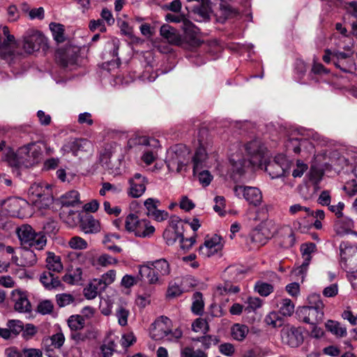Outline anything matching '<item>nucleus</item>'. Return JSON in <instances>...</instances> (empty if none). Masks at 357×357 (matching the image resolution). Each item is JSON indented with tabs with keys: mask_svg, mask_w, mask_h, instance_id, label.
<instances>
[{
	"mask_svg": "<svg viewBox=\"0 0 357 357\" xmlns=\"http://www.w3.org/2000/svg\"><path fill=\"white\" fill-rule=\"evenodd\" d=\"M198 178L199 181V183L204 187L208 186L212 179L213 176L210 174V172L207 170L202 171L199 173L198 174Z\"/></svg>",
	"mask_w": 357,
	"mask_h": 357,
	"instance_id": "nucleus-61",
	"label": "nucleus"
},
{
	"mask_svg": "<svg viewBox=\"0 0 357 357\" xmlns=\"http://www.w3.org/2000/svg\"><path fill=\"white\" fill-rule=\"evenodd\" d=\"M160 33L162 38L172 45H180L182 40L178 31L169 24H163L160 29Z\"/></svg>",
	"mask_w": 357,
	"mask_h": 357,
	"instance_id": "nucleus-24",
	"label": "nucleus"
},
{
	"mask_svg": "<svg viewBox=\"0 0 357 357\" xmlns=\"http://www.w3.org/2000/svg\"><path fill=\"white\" fill-rule=\"evenodd\" d=\"M207 154L204 147L199 146L195 153L192 158L193 160V173L195 174L202 167L203 162L206 160Z\"/></svg>",
	"mask_w": 357,
	"mask_h": 357,
	"instance_id": "nucleus-36",
	"label": "nucleus"
},
{
	"mask_svg": "<svg viewBox=\"0 0 357 357\" xmlns=\"http://www.w3.org/2000/svg\"><path fill=\"white\" fill-rule=\"evenodd\" d=\"M245 151L250 157L249 161L251 165H256L261 162L264 155L265 147L261 141L255 139L246 144Z\"/></svg>",
	"mask_w": 357,
	"mask_h": 357,
	"instance_id": "nucleus-19",
	"label": "nucleus"
},
{
	"mask_svg": "<svg viewBox=\"0 0 357 357\" xmlns=\"http://www.w3.org/2000/svg\"><path fill=\"white\" fill-rule=\"evenodd\" d=\"M130 314L128 310L123 306H119L116 311V316L118 319V323L121 326H125L128 324V317Z\"/></svg>",
	"mask_w": 357,
	"mask_h": 357,
	"instance_id": "nucleus-49",
	"label": "nucleus"
},
{
	"mask_svg": "<svg viewBox=\"0 0 357 357\" xmlns=\"http://www.w3.org/2000/svg\"><path fill=\"white\" fill-rule=\"evenodd\" d=\"M289 164L284 155L280 154L268 162L265 167V171L271 178H278L289 173Z\"/></svg>",
	"mask_w": 357,
	"mask_h": 357,
	"instance_id": "nucleus-10",
	"label": "nucleus"
},
{
	"mask_svg": "<svg viewBox=\"0 0 357 357\" xmlns=\"http://www.w3.org/2000/svg\"><path fill=\"white\" fill-rule=\"evenodd\" d=\"M50 29L52 33L54 39L57 43H63L65 40L63 25L55 22L50 24Z\"/></svg>",
	"mask_w": 357,
	"mask_h": 357,
	"instance_id": "nucleus-40",
	"label": "nucleus"
},
{
	"mask_svg": "<svg viewBox=\"0 0 357 357\" xmlns=\"http://www.w3.org/2000/svg\"><path fill=\"white\" fill-rule=\"evenodd\" d=\"M75 301V298L70 294H59L56 295V302L59 307H66Z\"/></svg>",
	"mask_w": 357,
	"mask_h": 357,
	"instance_id": "nucleus-48",
	"label": "nucleus"
},
{
	"mask_svg": "<svg viewBox=\"0 0 357 357\" xmlns=\"http://www.w3.org/2000/svg\"><path fill=\"white\" fill-rule=\"evenodd\" d=\"M79 194L76 190H70L61 197L63 206H75L79 204Z\"/></svg>",
	"mask_w": 357,
	"mask_h": 357,
	"instance_id": "nucleus-33",
	"label": "nucleus"
},
{
	"mask_svg": "<svg viewBox=\"0 0 357 357\" xmlns=\"http://www.w3.org/2000/svg\"><path fill=\"white\" fill-rule=\"evenodd\" d=\"M149 264L153 266L160 283L162 282V278L169 275L171 273L170 265L164 258L150 261Z\"/></svg>",
	"mask_w": 357,
	"mask_h": 357,
	"instance_id": "nucleus-25",
	"label": "nucleus"
},
{
	"mask_svg": "<svg viewBox=\"0 0 357 357\" xmlns=\"http://www.w3.org/2000/svg\"><path fill=\"white\" fill-rule=\"evenodd\" d=\"M84 319L81 315H72L68 319V325L72 332L80 331L84 326Z\"/></svg>",
	"mask_w": 357,
	"mask_h": 357,
	"instance_id": "nucleus-41",
	"label": "nucleus"
},
{
	"mask_svg": "<svg viewBox=\"0 0 357 357\" xmlns=\"http://www.w3.org/2000/svg\"><path fill=\"white\" fill-rule=\"evenodd\" d=\"M234 192L236 196H243L249 204L254 206L259 205L262 201L261 192L257 188L236 185Z\"/></svg>",
	"mask_w": 357,
	"mask_h": 357,
	"instance_id": "nucleus-12",
	"label": "nucleus"
},
{
	"mask_svg": "<svg viewBox=\"0 0 357 357\" xmlns=\"http://www.w3.org/2000/svg\"><path fill=\"white\" fill-rule=\"evenodd\" d=\"M135 235L141 238H149L155 232V227L146 220H138V227L135 228Z\"/></svg>",
	"mask_w": 357,
	"mask_h": 357,
	"instance_id": "nucleus-31",
	"label": "nucleus"
},
{
	"mask_svg": "<svg viewBox=\"0 0 357 357\" xmlns=\"http://www.w3.org/2000/svg\"><path fill=\"white\" fill-rule=\"evenodd\" d=\"M182 236L178 229H166L163 232V238L168 245H173L177 239L180 241Z\"/></svg>",
	"mask_w": 357,
	"mask_h": 357,
	"instance_id": "nucleus-42",
	"label": "nucleus"
},
{
	"mask_svg": "<svg viewBox=\"0 0 357 357\" xmlns=\"http://www.w3.org/2000/svg\"><path fill=\"white\" fill-rule=\"evenodd\" d=\"M181 29L185 33V36L194 45H199L201 43L200 40L197 38L199 29L189 20L185 19L183 21Z\"/></svg>",
	"mask_w": 357,
	"mask_h": 357,
	"instance_id": "nucleus-26",
	"label": "nucleus"
},
{
	"mask_svg": "<svg viewBox=\"0 0 357 357\" xmlns=\"http://www.w3.org/2000/svg\"><path fill=\"white\" fill-rule=\"evenodd\" d=\"M77 48L72 46H67L60 48L56 51V58L59 64L68 68L76 64L78 58Z\"/></svg>",
	"mask_w": 357,
	"mask_h": 357,
	"instance_id": "nucleus-16",
	"label": "nucleus"
},
{
	"mask_svg": "<svg viewBox=\"0 0 357 357\" xmlns=\"http://www.w3.org/2000/svg\"><path fill=\"white\" fill-rule=\"evenodd\" d=\"M255 289L261 296H268L273 291L274 288L269 283L257 282L255 286Z\"/></svg>",
	"mask_w": 357,
	"mask_h": 357,
	"instance_id": "nucleus-45",
	"label": "nucleus"
},
{
	"mask_svg": "<svg viewBox=\"0 0 357 357\" xmlns=\"http://www.w3.org/2000/svg\"><path fill=\"white\" fill-rule=\"evenodd\" d=\"M190 160V151L182 144L171 146L167 151L165 163L171 172H181Z\"/></svg>",
	"mask_w": 357,
	"mask_h": 357,
	"instance_id": "nucleus-4",
	"label": "nucleus"
},
{
	"mask_svg": "<svg viewBox=\"0 0 357 357\" xmlns=\"http://www.w3.org/2000/svg\"><path fill=\"white\" fill-rule=\"evenodd\" d=\"M54 308V305L50 301H43L40 302L38 305L37 310L40 314H50Z\"/></svg>",
	"mask_w": 357,
	"mask_h": 357,
	"instance_id": "nucleus-58",
	"label": "nucleus"
},
{
	"mask_svg": "<svg viewBox=\"0 0 357 357\" xmlns=\"http://www.w3.org/2000/svg\"><path fill=\"white\" fill-rule=\"evenodd\" d=\"M19 205V200L17 199H0V211L14 215L17 211V206Z\"/></svg>",
	"mask_w": 357,
	"mask_h": 357,
	"instance_id": "nucleus-34",
	"label": "nucleus"
},
{
	"mask_svg": "<svg viewBox=\"0 0 357 357\" xmlns=\"http://www.w3.org/2000/svg\"><path fill=\"white\" fill-rule=\"evenodd\" d=\"M192 312L195 314H202L204 311V303L202 294L199 291L195 292L192 296Z\"/></svg>",
	"mask_w": 357,
	"mask_h": 357,
	"instance_id": "nucleus-38",
	"label": "nucleus"
},
{
	"mask_svg": "<svg viewBox=\"0 0 357 357\" xmlns=\"http://www.w3.org/2000/svg\"><path fill=\"white\" fill-rule=\"evenodd\" d=\"M317 246L314 243H306L301 245V252L303 258V262L299 268V273L306 271L309 266L312 254L315 252Z\"/></svg>",
	"mask_w": 357,
	"mask_h": 357,
	"instance_id": "nucleus-27",
	"label": "nucleus"
},
{
	"mask_svg": "<svg viewBox=\"0 0 357 357\" xmlns=\"http://www.w3.org/2000/svg\"><path fill=\"white\" fill-rule=\"evenodd\" d=\"M6 326L8 328L13 337H15L24 329L22 322L15 319L8 320L6 323Z\"/></svg>",
	"mask_w": 357,
	"mask_h": 357,
	"instance_id": "nucleus-44",
	"label": "nucleus"
},
{
	"mask_svg": "<svg viewBox=\"0 0 357 357\" xmlns=\"http://www.w3.org/2000/svg\"><path fill=\"white\" fill-rule=\"evenodd\" d=\"M91 335L90 331L85 333L79 332V331H73L70 334V338L75 342L76 344L84 342L89 339Z\"/></svg>",
	"mask_w": 357,
	"mask_h": 357,
	"instance_id": "nucleus-56",
	"label": "nucleus"
},
{
	"mask_svg": "<svg viewBox=\"0 0 357 357\" xmlns=\"http://www.w3.org/2000/svg\"><path fill=\"white\" fill-rule=\"evenodd\" d=\"M192 330L195 332L202 331L206 333L209 331V326L206 320L201 318L197 319L192 324Z\"/></svg>",
	"mask_w": 357,
	"mask_h": 357,
	"instance_id": "nucleus-50",
	"label": "nucleus"
},
{
	"mask_svg": "<svg viewBox=\"0 0 357 357\" xmlns=\"http://www.w3.org/2000/svg\"><path fill=\"white\" fill-rule=\"evenodd\" d=\"M68 245L70 248L74 250H84L88 247L87 242L80 236H75L68 241Z\"/></svg>",
	"mask_w": 357,
	"mask_h": 357,
	"instance_id": "nucleus-46",
	"label": "nucleus"
},
{
	"mask_svg": "<svg viewBox=\"0 0 357 357\" xmlns=\"http://www.w3.org/2000/svg\"><path fill=\"white\" fill-rule=\"evenodd\" d=\"M172 323L170 319L161 316L155 319L151 324L150 328V337L155 340H166L169 342H176L183 335L180 328L172 329Z\"/></svg>",
	"mask_w": 357,
	"mask_h": 357,
	"instance_id": "nucleus-2",
	"label": "nucleus"
},
{
	"mask_svg": "<svg viewBox=\"0 0 357 357\" xmlns=\"http://www.w3.org/2000/svg\"><path fill=\"white\" fill-rule=\"evenodd\" d=\"M11 299L14 303L15 311L21 313L30 312L31 311V305L28 298L26 291L15 289L12 291Z\"/></svg>",
	"mask_w": 357,
	"mask_h": 357,
	"instance_id": "nucleus-18",
	"label": "nucleus"
},
{
	"mask_svg": "<svg viewBox=\"0 0 357 357\" xmlns=\"http://www.w3.org/2000/svg\"><path fill=\"white\" fill-rule=\"evenodd\" d=\"M230 162L233 166L234 171L239 174H243L245 172V168L251 164L249 160L243 158L238 160L231 158L230 159Z\"/></svg>",
	"mask_w": 357,
	"mask_h": 357,
	"instance_id": "nucleus-47",
	"label": "nucleus"
},
{
	"mask_svg": "<svg viewBox=\"0 0 357 357\" xmlns=\"http://www.w3.org/2000/svg\"><path fill=\"white\" fill-rule=\"evenodd\" d=\"M281 338L284 344L291 347H298L303 342L301 331L295 326H285L281 330Z\"/></svg>",
	"mask_w": 357,
	"mask_h": 357,
	"instance_id": "nucleus-15",
	"label": "nucleus"
},
{
	"mask_svg": "<svg viewBox=\"0 0 357 357\" xmlns=\"http://www.w3.org/2000/svg\"><path fill=\"white\" fill-rule=\"evenodd\" d=\"M340 256L344 261L345 268L349 273H354L357 271V248L347 247L345 243L340 245Z\"/></svg>",
	"mask_w": 357,
	"mask_h": 357,
	"instance_id": "nucleus-13",
	"label": "nucleus"
},
{
	"mask_svg": "<svg viewBox=\"0 0 357 357\" xmlns=\"http://www.w3.org/2000/svg\"><path fill=\"white\" fill-rule=\"evenodd\" d=\"M46 45L47 39L40 31L30 29L24 33L22 47L27 54H32Z\"/></svg>",
	"mask_w": 357,
	"mask_h": 357,
	"instance_id": "nucleus-9",
	"label": "nucleus"
},
{
	"mask_svg": "<svg viewBox=\"0 0 357 357\" xmlns=\"http://www.w3.org/2000/svg\"><path fill=\"white\" fill-rule=\"evenodd\" d=\"M15 45L14 36L10 34L8 26H3L0 31V50L10 55L13 53Z\"/></svg>",
	"mask_w": 357,
	"mask_h": 357,
	"instance_id": "nucleus-21",
	"label": "nucleus"
},
{
	"mask_svg": "<svg viewBox=\"0 0 357 357\" xmlns=\"http://www.w3.org/2000/svg\"><path fill=\"white\" fill-rule=\"evenodd\" d=\"M335 227L338 234H349L354 227V222L350 218L342 216L335 222Z\"/></svg>",
	"mask_w": 357,
	"mask_h": 357,
	"instance_id": "nucleus-32",
	"label": "nucleus"
},
{
	"mask_svg": "<svg viewBox=\"0 0 357 357\" xmlns=\"http://www.w3.org/2000/svg\"><path fill=\"white\" fill-rule=\"evenodd\" d=\"M275 231V224L271 220L262 222L251 231L250 240L257 246L264 245L272 238Z\"/></svg>",
	"mask_w": 357,
	"mask_h": 357,
	"instance_id": "nucleus-8",
	"label": "nucleus"
},
{
	"mask_svg": "<svg viewBox=\"0 0 357 357\" xmlns=\"http://www.w3.org/2000/svg\"><path fill=\"white\" fill-rule=\"evenodd\" d=\"M43 150L38 142H31L20 147L16 152L7 149L6 162L12 168L19 170L29 168L42 159Z\"/></svg>",
	"mask_w": 357,
	"mask_h": 357,
	"instance_id": "nucleus-1",
	"label": "nucleus"
},
{
	"mask_svg": "<svg viewBox=\"0 0 357 357\" xmlns=\"http://www.w3.org/2000/svg\"><path fill=\"white\" fill-rule=\"evenodd\" d=\"M326 328L337 337H342L347 335V328L336 321L328 320L326 323Z\"/></svg>",
	"mask_w": 357,
	"mask_h": 357,
	"instance_id": "nucleus-35",
	"label": "nucleus"
},
{
	"mask_svg": "<svg viewBox=\"0 0 357 357\" xmlns=\"http://www.w3.org/2000/svg\"><path fill=\"white\" fill-rule=\"evenodd\" d=\"M307 169V165L303 162L301 160H298L296 162V167L292 172V176L295 178L301 177L303 176Z\"/></svg>",
	"mask_w": 357,
	"mask_h": 357,
	"instance_id": "nucleus-64",
	"label": "nucleus"
},
{
	"mask_svg": "<svg viewBox=\"0 0 357 357\" xmlns=\"http://www.w3.org/2000/svg\"><path fill=\"white\" fill-rule=\"evenodd\" d=\"M266 324L273 328L280 327L283 324V319L278 312H271L268 313L264 319Z\"/></svg>",
	"mask_w": 357,
	"mask_h": 357,
	"instance_id": "nucleus-43",
	"label": "nucleus"
},
{
	"mask_svg": "<svg viewBox=\"0 0 357 357\" xmlns=\"http://www.w3.org/2000/svg\"><path fill=\"white\" fill-rule=\"evenodd\" d=\"M279 307V313L284 317H290L294 312V304L289 298L281 299Z\"/></svg>",
	"mask_w": 357,
	"mask_h": 357,
	"instance_id": "nucleus-39",
	"label": "nucleus"
},
{
	"mask_svg": "<svg viewBox=\"0 0 357 357\" xmlns=\"http://www.w3.org/2000/svg\"><path fill=\"white\" fill-rule=\"evenodd\" d=\"M128 144L130 146L142 145L145 146L142 160L146 165L152 164L156 159L158 149L160 147V142L158 139L145 136H138L130 139Z\"/></svg>",
	"mask_w": 357,
	"mask_h": 357,
	"instance_id": "nucleus-6",
	"label": "nucleus"
},
{
	"mask_svg": "<svg viewBox=\"0 0 357 357\" xmlns=\"http://www.w3.org/2000/svg\"><path fill=\"white\" fill-rule=\"evenodd\" d=\"M300 139L298 137H290L286 142V147L289 151H292L295 153H301Z\"/></svg>",
	"mask_w": 357,
	"mask_h": 357,
	"instance_id": "nucleus-55",
	"label": "nucleus"
},
{
	"mask_svg": "<svg viewBox=\"0 0 357 357\" xmlns=\"http://www.w3.org/2000/svg\"><path fill=\"white\" fill-rule=\"evenodd\" d=\"M248 332V327L243 324H235L231 327V336L237 341H243L247 336Z\"/></svg>",
	"mask_w": 357,
	"mask_h": 357,
	"instance_id": "nucleus-37",
	"label": "nucleus"
},
{
	"mask_svg": "<svg viewBox=\"0 0 357 357\" xmlns=\"http://www.w3.org/2000/svg\"><path fill=\"white\" fill-rule=\"evenodd\" d=\"M116 278V271L114 270H109L104 273L100 278H98L106 289V287L112 284Z\"/></svg>",
	"mask_w": 357,
	"mask_h": 357,
	"instance_id": "nucleus-53",
	"label": "nucleus"
},
{
	"mask_svg": "<svg viewBox=\"0 0 357 357\" xmlns=\"http://www.w3.org/2000/svg\"><path fill=\"white\" fill-rule=\"evenodd\" d=\"M192 11L195 14L198 15L202 20L209 19V8L207 5L203 3L199 4L195 6Z\"/></svg>",
	"mask_w": 357,
	"mask_h": 357,
	"instance_id": "nucleus-54",
	"label": "nucleus"
},
{
	"mask_svg": "<svg viewBox=\"0 0 357 357\" xmlns=\"http://www.w3.org/2000/svg\"><path fill=\"white\" fill-rule=\"evenodd\" d=\"M17 234L22 244L27 245L38 250L46 246L47 238L43 232H36L29 225H23L17 229Z\"/></svg>",
	"mask_w": 357,
	"mask_h": 357,
	"instance_id": "nucleus-5",
	"label": "nucleus"
},
{
	"mask_svg": "<svg viewBox=\"0 0 357 357\" xmlns=\"http://www.w3.org/2000/svg\"><path fill=\"white\" fill-rule=\"evenodd\" d=\"M78 274L73 275L72 273H66L63 277L62 280L67 284H73L76 282L81 279L82 271L80 268H77Z\"/></svg>",
	"mask_w": 357,
	"mask_h": 357,
	"instance_id": "nucleus-59",
	"label": "nucleus"
},
{
	"mask_svg": "<svg viewBox=\"0 0 357 357\" xmlns=\"http://www.w3.org/2000/svg\"><path fill=\"white\" fill-rule=\"evenodd\" d=\"M309 306L300 307L297 314L300 320L310 325H317L324 319V304L319 295H311L309 298Z\"/></svg>",
	"mask_w": 357,
	"mask_h": 357,
	"instance_id": "nucleus-3",
	"label": "nucleus"
},
{
	"mask_svg": "<svg viewBox=\"0 0 357 357\" xmlns=\"http://www.w3.org/2000/svg\"><path fill=\"white\" fill-rule=\"evenodd\" d=\"M223 248V240L219 235L206 238L203 245L199 248V254L204 258L218 254Z\"/></svg>",
	"mask_w": 357,
	"mask_h": 357,
	"instance_id": "nucleus-11",
	"label": "nucleus"
},
{
	"mask_svg": "<svg viewBox=\"0 0 357 357\" xmlns=\"http://www.w3.org/2000/svg\"><path fill=\"white\" fill-rule=\"evenodd\" d=\"M51 341L54 348L59 349L63 346L65 342L64 335L62 332H59L51 337Z\"/></svg>",
	"mask_w": 357,
	"mask_h": 357,
	"instance_id": "nucleus-63",
	"label": "nucleus"
},
{
	"mask_svg": "<svg viewBox=\"0 0 357 357\" xmlns=\"http://www.w3.org/2000/svg\"><path fill=\"white\" fill-rule=\"evenodd\" d=\"M118 263V259L113 257L108 254H102L97 259V264L100 266H107L112 264H116Z\"/></svg>",
	"mask_w": 357,
	"mask_h": 357,
	"instance_id": "nucleus-52",
	"label": "nucleus"
},
{
	"mask_svg": "<svg viewBox=\"0 0 357 357\" xmlns=\"http://www.w3.org/2000/svg\"><path fill=\"white\" fill-rule=\"evenodd\" d=\"M201 343L206 349H208L212 344H216L219 340L215 336L205 335L200 337Z\"/></svg>",
	"mask_w": 357,
	"mask_h": 357,
	"instance_id": "nucleus-62",
	"label": "nucleus"
},
{
	"mask_svg": "<svg viewBox=\"0 0 357 357\" xmlns=\"http://www.w3.org/2000/svg\"><path fill=\"white\" fill-rule=\"evenodd\" d=\"M47 258H46V266L48 271L54 272V273H60L63 269V266L61 262V257L59 255H56L52 252H47Z\"/></svg>",
	"mask_w": 357,
	"mask_h": 357,
	"instance_id": "nucleus-29",
	"label": "nucleus"
},
{
	"mask_svg": "<svg viewBox=\"0 0 357 357\" xmlns=\"http://www.w3.org/2000/svg\"><path fill=\"white\" fill-rule=\"evenodd\" d=\"M93 145L89 140L86 139H75L66 143L61 148L64 153H73L75 156H79L84 153H89Z\"/></svg>",
	"mask_w": 357,
	"mask_h": 357,
	"instance_id": "nucleus-14",
	"label": "nucleus"
},
{
	"mask_svg": "<svg viewBox=\"0 0 357 357\" xmlns=\"http://www.w3.org/2000/svg\"><path fill=\"white\" fill-rule=\"evenodd\" d=\"M79 227L85 234H95L100 230V225L98 220L90 215H86L81 218Z\"/></svg>",
	"mask_w": 357,
	"mask_h": 357,
	"instance_id": "nucleus-23",
	"label": "nucleus"
},
{
	"mask_svg": "<svg viewBox=\"0 0 357 357\" xmlns=\"http://www.w3.org/2000/svg\"><path fill=\"white\" fill-rule=\"evenodd\" d=\"M34 206L39 209H47L53 203L50 186L46 183H34L29 190Z\"/></svg>",
	"mask_w": 357,
	"mask_h": 357,
	"instance_id": "nucleus-7",
	"label": "nucleus"
},
{
	"mask_svg": "<svg viewBox=\"0 0 357 357\" xmlns=\"http://www.w3.org/2000/svg\"><path fill=\"white\" fill-rule=\"evenodd\" d=\"M334 66L344 73H352L356 69V63L351 53L334 50Z\"/></svg>",
	"mask_w": 357,
	"mask_h": 357,
	"instance_id": "nucleus-17",
	"label": "nucleus"
},
{
	"mask_svg": "<svg viewBox=\"0 0 357 357\" xmlns=\"http://www.w3.org/2000/svg\"><path fill=\"white\" fill-rule=\"evenodd\" d=\"M105 288L102 284L101 282L98 279H93L89 284L84 288V295L87 299H93L98 294L104 291Z\"/></svg>",
	"mask_w": 357,
	"mask_h": 357,
	"instance_id": "nucleus-30",
	"label": "nucleus"
},
{
	"mask_svg": "<svg viewBox=\"0 0 357 357\" xmlns=\"http://www.w3.org/2000/svg\"><path fill=\"white\" fill-rule=\"evenodd\" d=\"M89 26L92 31L99 30L100 32L104 33L107 30L104 22L101 19L91 20Z\"/></svg>",
	"mask_w": 357,
	"mask_h": 357,
	"instance_id": "nucleus-60",
	"label": "nucleus"
},
{
	"mask_svg": "<svg viewBox=\"0 0 357 357\" xmlns=\"http://www.w3.org/2000/svg\"><path fill=\"white\" fill-rule=\"evenodd\" d=\"M262 305V300L257 297H250L248 299V306L245 307V311L250 312L261 307Z\"/></svg>",
	"mask_w": 357,
	"mask_h": 357,
	"instance_id": "nucleus-57",
	"label": "nucleus"
},
{
	"mask_svg": "<svg viewBox=\"0 0 357 357\" xmlns=\"http://www.w3.org/2000/svg\"><path fill=\"white\" fill-rule=\"evenodd\" d=\"M137 279L139 280H146L150 284H160L153 266L149 264V261L139 266Z\"/></svg>",
	"mask_w": 357,
	"mask_h": 357,
	"instance_id": "nucleus-22",
	"label": "nucleus"
},
{
	"mask_svg": "<svg viewBox=\"0 0 357 357\" xmlns=\"http://www.w3.org/2000/svg\"><path fill=\"white\" fill-rule=\"evenodd\" d=\"M138 216L131 213L129 214L125 221V226L127 231L135 233V227H138Z\"/></svg>",
	"mask_w": 357,
	"mask_h": 357,
	"instance_id": "nucleus-51",
	"label": "nucleus"
},
{
	"mask_svg": "<svg viewBox=\"0 0 357 357\" xmlns=\"http://www.w3.org/2000/svg\"><path fill=\"white\" fill-rule=\"evenodd\" d=\"M147 183L146 178L141 174H135L133 177L129 179V195L134 198L141 197L146 190Z\"/></svg>",
	"mask_w": 357,
	"mask_h": 357,
	"instance_id": "nucleus-20",
	"label": "nucleus"
},
{
	"mask_svg": "<svg viewBox=\"0 0 357 357\" xmlns=\"http://www.w3.org/2000/svg\"><path fill=\"white\" fill-rule=\"evenodd\" d=\"M40 281L43 286L49 290L59 288L62 286L58 276H55L52 272L43 271L40 276Z\"/></svg>",
	"mask_w": 357,
	"mask_h": 357,
	"instance_id": "nucleus-28",
	"label": "nucleus"
}]
</instances>
